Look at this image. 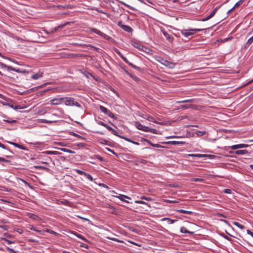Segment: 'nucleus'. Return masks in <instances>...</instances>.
<instances>
[{"mask_svg": "<svg viewBox=\"0 0 253 253\" xmlns=\"http://www.w3.org/2000/svg\"><path fill=\"white\" fill-rule=\"evenodd\" d=\"M2 240H3L5 242H6L8 244H11L14 243V241H12L10 240H9L8 239H6L5 238H2Z\"/></svg>", "mask_w": 253, "mask_h": 253, "instance_id": "36", "label": "nucleus"}, {"mask_svg": "<svg viewBox=\"0 0 253 253\" xmlns=\"http://www.w3.org/2000/svg\"><path fill=\"white\" fill-rule=\"evenodd\" d=\"M249 145L248 144L241 143L237 145H233L231 147V148L233 150H236L237 149L247 147Z\"/></svg>", "mask_w": 253, "mask_h": 253, "instance_id": "11", "label": "nucleus"}, {"mask_svg": "<svg viewBox=\"0 0 253 253\" xmlns=\"http://www.w3.org/2000/svg\"><path fill=\"white\" fill-rule=\"evenodd\" d=\"M164 220H168V222L169 224H172V223H174V222H175L177 220H174V219H171L169 218H166L164 219Z\"/></svg>", "mask_w": 253, "mask_h": 253, "instance_id": "34", "label": "nucleus"}, {"mask_svg": "<svg viewBox=\"0 0 253 253\" xmlns=\"http://www.w3.org/2000/svg\"><path fill=\"white\" fill-rule=\"evenodd\" d=\"M74 170L80 175H84V176L86 173V172L78 169H75Z\"/></svg>", "mask_w": 253, "mask_h": 253, "instance_id": "29", "label": "nucleus"}, {"mask_svg": "<svg viewBox=\"0 0 253 253\" xmlns=\"http://www.w3.org/2000/svg\"><path fill=\"white\" fill-rule=\"evenodd\" d=\"M180 232L182 233H188V234H193V232H191L187 230V229L185 227H181L180 228Z\"/></svg>", "mask_w": 253, "mask_h": 253, "instance_id": "19", "label": "nucleus"}, {"mask_svg": "<svg viewBox=\"0 0 253 253\" xmlns=\"http://www.w3.org/2000/svg\"><path fill=\"white\" fill-rule=\"evenodd\" d=\"M51 105H59L63 104V97L55 98L50 100Z\"/></svg>", "mask_w": 253, "mask_h": 253, "instance_id": "4", "label": "nucleus"}, {"mask_svg": "<svg viewBox=\"0 0 253 253\" xmlns=\"http://www.w3.org/2000/svg\"><path fill=\"white\" fill-rule=\"evenodd\" d=\"M109 239L112 240V241H116L117 242H119V243H122V241L118 239H116V238H108Z\"/></svg>", "mask_w": 253, "mask_h": 253, "instance_id": "44", "label": "nucleus"}, {"mask_svg": "<svg viewBox=\"0 0 253 253\" xmlns=\"http://www.w3.org/2000/svg\"><path fill=\"white\" fill-rule=\"evenodd\" d=\"M84 176H86L89 180L91 181H93V177L90 174L86 173Z\"/></svg>", "mask_w": 253, "mask_h": 253, "instance_id": "37", "label": "nucleus"}, {"mask_svg": "<svg viewBox=\"0 0 253 253\" xmlns=\"http://www.w3.org/2000/svg\"><path fill=\"white\" fill-rule=\"evenodd\" d=\"M151 144V145L153 146V147H157V148H159V147H163L161 145H160L159 143H150Z\"/></svg>", "mask_w": 253, "mask_h": 253, "instance_id": "38", "label": "nucleus"}, {"mask_svg": "<svg viewBox=\"0 0 253 253\" xmlns=\"http://www.w3.org/2000/svg\"><path fill=\"white\" fill-rule=\"evenodd\" d=\"M247 233L248 235H251L253 238V233L251 230H247Z\"/></svg>", "mask_w": 253, "mask_h": 253, "instance_id": "51", "label": "nucleus"}, {"mask_svg": "<svg viewBox=\"0 0 253 253\" xmlns=\"http://www.w3.org/2000/svg\"><path fill=\"white\" fill-rule=\"evenodd\" d=\"M91 31L92 32H94L95 33L97 34V35H100V36L104 38L105 39H106L108 40L110 39V38L107 35L103 33L102 32H101V31H100L99 30H98L97 29H92L91 30Z\"/></svg>", "mask_w": 253, "mask_h": 253, "instance_id": "10", "label": "nucleus"}, {"mask_svg": "<svg viewBox=\"0 0 253 253\" xmlns=\"http://www.w3.org/2000/svg\"><path fill=\"white\" fill-rule=\"evenodd\" d=\"M3 162L5 163H10V161L5 159L3 158L0 157V163Z\"/></svg>", "mask_w": 253, "mask_h": 253, "instance_id": "33", "label": "nucleus"}, {"mask_svg": "<svg viewBox=\"0 0 253 253\" xmlns=\"http://www.w3.org/2000/svg\"><path fill=\"white\" fill-rule=\"evenodd\" d=\"M166 202L169 203H177L176 201H171V200H166Z\"/></svg>", "mask_w": 253, "mask_h": 253, "instance_id": "54", "label": "nucleus"}, {"mask_svg": "<svg viewBox=\"0 0 253 253\" xmlns=\"http://www.w3.org/2000/svg\"><path fill=\"white\" fill-rule=\"evenodd\" d=\"M166 67H169L170 69H173L175 66V64L174 63L170 62L169 61H168V63L166 64Z\"/></svg>", "mask_w": 253, "mask_h": 253, "instance_id": "22", "label": "nucleus"}, {"mask_svg": "<svg viewBox=\"0 0 253 253\" xmlns=\"http://www.w3.org/2000/svg\"><path fill=\"white\" fill-rule=\"evenodd\" d=\"M134 125L137 129L140 130H142L145 132H150L154 134L157 133L158 131L156 129L154 128H151L148 126H143L139 122H135Z\"/></svg>", "mask_w": 253, "mask_h": 253, "instance_id": "2", "label": "nucleus"}, {"mask_svg": "<svg viewBox=\"0 0 253 253\" xmlns=\"http://www.w3.org/2000/svg\"><path fill=\"white\" fill-rule=\"evenodd\" d=\"M135 203H137V204H146V203L142 201H140V200H137V201H135Z\"/></svg>", "mask_w": 253, "mask_h": 253, "instance_id": "52", "label": "nucleus"}, {"mask_svg": "<svg viewBox=\"0 0 253 253\" xmlns=\"http://www.w3.org/2000/svg\"><path fill=\"white\" fill-rule=\"evenodd\" d=\"M197 134L198 135H203L205 134H206V132L204 131H197Z\"/></svg>", "mask_w": 253, "mask_h": 253, "instance_id": "47", "label": "nucleus"}, {"mask_svg": "<svg viewBox=\"0 0 253 253\" xmlns=\"http://www.w3.org/2000/svg\"><path fill=\"white\" fill-rule=\"evenodd\" d=\"M253 42V36L248 40L247 43L248 44H250Z\"/></svg>", "mask_w": 253, "mask_h": 253, "instance_id": "48", "label": "nucleus"}, {"mask_svg": "<svg viewBox=\"0 0 253 253\" xmlns=\"http://www.w3.org/2000/svg\"><path fill=\"white\" fill-rule=\"evenodd\" d=\"M60 149L64 152H68L70 153L74 154L75 153L74 151L66 148H61Z\"/></svg>", "mask_w": 253, "mask_h": 253, "instance_id": "30", "label": "nucleus"}, {"mask_svg": "<svg viewBox=\"0 0 253 253\" xmlns=\"http://www.w3.org/2000/svg\"><path fill=\"white\" fill-rule=\"evenodd\" d=\"M166 60L164 59H161L160 60H159V61L162 64H164V61H165Z\"/></svg>", "mask_w": 253, "mask_h": 253, "instance_id": "60", "label": "nucleus"}, {"mask_svg": "<svg viewBox=\"0 0 253 253\" xmlns=\"http://www.w3.org/2000/svg\"><path fill=\"white\" fill-rule=\"evenodd\" d=\"M118 25L120 27H121L124 30L127 32H131L132 31V29L130 27L122 24L121 22H118Z\"/></svg>", "mask_w": 253, "mask_h": 253, "instance_id": "9", "label": "nucleus"}, {"mask_svg": "<svg viewBox=\"0 0 253 253\" xmlns=\"http://www.w3.org/2000/svg\"><path fill=\"white\" fill-rule=\"evenodd\" d=\"M141 198L142 199H145V200H146L147 201H150V200H151V198H147V197H145L144 196L142 197Z\"/></svg>", "mask_w": 253, "mask_h": 253, "instance_id": "56", "label": "nucleus"}, {"mask_svg": "<svg viewBox=\"0 0 253 253\" xmlns=\"http://www.w3.org/2000/svg\"><path fill=\"white\" fill-rule=\"evenodd\" d=\"M99 185H100V186H102L105 188H107V189L109 188L108 186L105 184L102 183V184H100Z\"/></svg>", "mask_w": 253, "mask_h": 253, "instance_id": "55", "label": "nucleus"}, {"mask_svg": "<svg viewBox=\"0 0 253 253\" xmlns=\"http://www.w3.org/2000/svg\"><path fill=\"white\" fill-rule=\"evenodd\" d=\"M217 9H218V7H216L208 16L206 17V18H203L202 21H206L209 20L211 18H212L214 15V14L216 13V12L217 10Z\"/></svg>", "mask_w": 253, "mask_h": 253, "instance_id": "12", "label": "nucleus"}, {"mask_svg": "<svg viewBox=\"0 0 253 253\" xmlns=\"http://www.w3.org/2000/svg\"><path fill=\"white\" fill-rule=\"evenodd\" d=\"M95 157L98 159L100 161L102 162L103 161V158L101 157H100L99 155H95Z\"/></svg>", "mask_w": 253, "mask_h": 253, "instance_id": "45", "label": "nucleus"}, {"mask_svg": "<svg viewBox=\"0 0 253 253\" xmlns=\"http://www.w3.org/2000/svg\"><path fill=\"white\" fill-rule=\"evenodd\" d=\"M28 216L30 218L33 219L35 220H38L39 219H40L38 216H37V215H35L34 214L31 213H29Z\"/></svg>", "mask_w": 253, "mask_h": 253, "instance_id": "24", "label": "nucleus"}, {"mask_svg": "<svg viewBox=\"0 0 253 253\" xmlns=\"http://www.w3.org/2000/svg\"><path fill=\"white\" fill-rule=\"evenodd\" d=\"M143 118L150 122H154L156 124H161L160 123H159L157 121H156V120L155 119V118L152 116H145L144 117H143Z\"/></svg>", "mask_w": 253, "mask_h": 253, "instance_id": "15", "label": "nucleus"}, {"mask_svg": "<svg viewBox=\"0 0 253 253\" xmlns=\"http://www.w3.org/2000/svg\"><path fill=\"white\" fill-rule=\"evenodd\" d=\"M221 236H222L224 238H225V239H226V240H228V241H230L231 240V239L229 237H228V236H227L226 235H224V234H222L221 235Z\"/></svg>", "mask_w": 253, "mask_h": 253, "instance_id": "49", "label": "nucleus"}, {"mask_svg": "<svg viewBox=\"0 0 253 253\" xmlns=\"http://www.w3.org/2000/svg\"><path fill=\"white\" fill-rule=\"evenodd\" d=\"M16 231L19 234H22L23 233V230L21 229H17Z\"/></svg>", "mask_w": 253, "mask_h": 253, "instance_id": "57", "label": "nucleus"}, {"mask_svg": "<svg viewBox=\"0 0 253 253\" xmlns=\"http://www.w3.org/2000/svg\"><path fill=\"white\" fill-rule=\"evenodd\" d=\"M224 192L226 194H231V190L229 189H225L224 190Z\"/></svg>", "mask_w": 253, "mask_h": 253, "instance_id": "46", "label": "nucleus"}, {"mask_svg": "<svg viewBox=\"0 0 253 253\" xmlns=\"http://www.w3.org/2000/svg\"><path fill=\"white\" fill-rule=\"evenodd\" d=\"M35 231L37 232H38V233H41L42 235H44V231H41V230H38L36 228V230H35Z\"/></svg>", "mask_w": 253, "mask_h": 253, "instance_id": "53", "label": "nucleus"}, {"mask_svg": "<svg viewBox=\"0 0 253 253\" xmlns=\"http://www.w3.org/2000/svg\"><path fill=\"white\" fill-rule=\"evenodd\" d=\"M15 72H17V73H24V72H25V71H21L19 69H15V70H14Z\"/></svg>", "mask_w": 253, "mask_h": 253, "instance_id": "58", "label": "nucleus"}, {"mask_svg": "<svg viewBox=\"0 0 253 253\" xmlns=\"http://www.w3.org/2000/svg\"><path fill=\"white\" fill-rule=\"evenodd\" d=\"M11 144L14 145L15 146V147L19 148L22 150H28V149L26 147L24 146L22 144H21L20 143H11Z\"/></svg>", "mask_w": 253, "mask_h": 253, "instance_id": "17", "label": "nucleus"}, {"mask_svg": "<svg viewBox=\"0 0 253 253\" xmlns=\"http://www.w3.org/2000/svg\"><path fill=\"white\" fill-rule=\"evenodd\" d=\"M0 147H1L3 149L6 148L5 145L3 143H0Z\"/></svg>", "mask_w": 253, "mask_h": 253, "instance_id": "61", "label": "nucleus"}, {"mask_svg": "<svg viewBox=\"0 0 253 253\" xmlns=\"http://www.w3.org/2000/svg\"><path fill=\"white\" fill-rule=\"evenodd\" d=\"M119 199H120L121 201H125L126 203H129L128 201H126L125 200L124 198H126L128 199H130V198L125 195H120V196L118 197Z\"/></svg>", "mask_w": 253, "mask_h": 253, "instance_id": "21", "label": "nucleus"}, {"mask_svg": "<svg viewBox=\"0 0 253 253\" xmlns=\"http://www.w3.org/2000/svg\"><path fill=\"white\" fill-rule=\"evenodd\" d=\"M163 35L166 37V38L169 42H171L173 40V37L171 35L169 34L167 32L165 31L163 32Z\"/></svg>", "mask_w": 253, "mask_h": 253, "instance_id": "14", "label": "nucleus"}, {"mask_svg": "<svg viewBox=\"0 0 253 253\" xmlns=\"http://www.w3.org/2000/svg\"><path fill=\"white\" fill-rule=\"evenodd\" d=\"M44 231H45L46 232H48V233H49L50 234H53V235H58V233L52 230H50V229H45Z\"/></svg>", "mask_w": 253, "mask_h": 253, "instance_id": "27", "label": "nucleus"}, {"mask_svg": "<svg viewBox=\"0 0 253 253\" xmlns=\"http://www.w3.org/2000/svg\"><path fill=\"white\" fill-rule=\"evenodd\" d=\"M234 225H235L236 226L239 227V228L241 229H243L245 228V226L242 224H241L240 223L238 222H234L233 223Z\"/></svg>", "mask_w": 253, "mask_h": 253, "instance_id": "26", "label": "nucleus"}, {"mask_svg": "<svg viewBox=\"0 0 253 253\" xmlns=\"http://www.w3.org/2000/svg\"><path fill=\"white\" fill-rule=\"evenodd\" d=\"M244 2V0H240L234 6V8L239 7Z\"/></svg>", "mask_w": 253, "mask_h": 253, "instance_id": "28", "label": "nucleus"}, {"mask_svg": "<svg viewBox=\"0 0 253 253\" xmlns=\"http://www.w3.org/2000/svg\"><path fill=\"white\" fill-rule=\"evenodd\" d=\"M132 44L133 45V46L137 48L138 49H140L141 48V47H142V44H141L140 43H138V42H133L132 43Z\"/></svg>", "mask_w": 253, "mask_h": 253, "instance_id": "23", "label": "nucleus"}, {"mask_svg": "<svg viewBox=\"0 0 253 253\" xmlns=\"http://www.w3.org/2000/svg\"><path fill=\"white\" fill-rule=\"evenodd\" d=\"M41 122L42 123H48L49 122L47 121V120H42Z\"/></svg>", "mask_w": 253, "mask_h": 253, "instance_id": "64", "label": "nucleus"}, {"mask_svg": "<svg viewBox=\"0 0 253 253\" xmlns=\"http://www.w3.org/2000/svg\"><path fill=\"white\" fill-rule=\"evenodd\" d=\"M191 180L192 181H195V182H202L204 181L203 179L202 178H192Z\"/></svg>", "mask_w": 253, "mask_h": 253, "instance_id": "31", "label": "nucleus"}, {"mask_svg": "<svg viewBox=\"0 0 253 253\" xmlns=\"http://www.w3.org/2000/svg\"><path fill=\"white\" fill-rule=\"evenodd\" d=\"M108 116H109L111 118H114V114L111 112V111H110L109 110L108 111V113H107V114Z\"/></svg>", "mask_w": 253, "mask_h": 253, "instance_id": "40", "label": "nucleus"}, {"mask_svg": "<svg viewBox=\"0 0 253 253\" xmlns=\"http://www.w3.org/2000/svg\"><path fill=\"white\" fill-rule=\"evenodd\" d=\"M6 250L11 253H17V252L14 251L13 249H11L8 247L5 248Z\"/></svg>", "mask_w": 253, "mask_h": 253, "instance_id": "35", "label": "nucleus"}, {"mask_svg": "<svg viewBox=\"0 0 253 253\" xmlns=\"http://www.w3.org/2000/svg\"><path fill=\"white\" fill-rule=\"evenodd\" d=\"M1 66L2 68H6L8 71H14L15 70V68H13L12 67L7 66L3 64H1Z\"/></svg>", "mask_w": 253, "mask_h": 253, "instance_id": "20", "label": "nucleus"}, {"mask_svg": "<svg viewBox=\"0 0 253 253\" xmlns=\"http://www.w3.org/2000/svg\"><path fill=\"white\" fill-rule=\"evenodd\" d=\"M27 227L30 229V230H33V231H35L36 230V228L34 227V226L32 225H31V224H29L28 226H27Z\"/></svg>", "mask_w": 253, "mask_h": 253, "instance_id": "42", "label": "nucleus"}, {"mask_svg": "<svg viewBox=\"0 0 253 253\" xmlns=\"http://www.w3.org/2000/svg\"><path fill=\"white\" fill-rule=\"evenodd\" d=\"M120 2H121L122 4H123V5H124L126 6V7H128V8H129L130 9H132V10H133V9H134V8H133L132 7L130 6L129 5H128V4H126V3L125 2H123V1H121Z\"/></svg>", "mask_w": 253, "mask_h": 253, "instance_id": "39", "label": "nucleus"}, {"mask_svg": "<svg viewBox=\"0 0 253 253\" xmlns=\"http://www.w3.org/2000/svg\"><path fill=\"white\" fill-rule=\"evenodd\" d=\"M189 108V105H183L181 106V108Z\"/></svg>", "mask_w": 253, "mask_h": 253, "instance_id": "62", "label": "nucleus"}, {"mask_svg": "<svg viewBox=\"0 0 253 253\" xmlns=\"http://www.w3.org/2000/svg\"><path fill=\"white\" fill-rule=\"evenodd\" d=\"M70 23L69 22H66L65 23H64L63 24H61L56 27H55L53 30H51L49 32H47V33L50 34V33H53L54 32H56L59 29L63 28L66 25H68Z\"/></svg>", "mask_w": 253, "mask_h": 253, "instance_id": "6", "label": "nucleus"}, {"mask_svg": "<svg viewBox=\"0 0 253 253\" xmlns=\"http://www.w3.org/2000/svg\"><path fill=\"white\" fill-rule=\"evenodd\" d=\"M43 76V73L42 72L39 71L37 73H35L31 77V79L35 80H39L42 78Z\"/></svg>", "mask_w": 253, "mask_h": 253, "instance_id": "7", "label": "nucleus"}, {"mask_svg": "<svg viewBox=\"0 0 253 253\" xmlns=\"http://www.w3.org/2000/svg\"><path fill=\"white\" fill-rule=\"evenodd\" d=\"M99 108L101 111L105 114H107L109 111L106 108L103 106H100Z\"/></svg>", "mask_w": 253, "mask_h": 253, "instance_id": "25", "label": "nucleus"}, {"mask_svg": "<svg viewBox=\"0 0 253 253\" xmlns=\"http://www.w3.org/2000/svg\"><path fill=\"white\" fill-rule=\"evenodd\" d=\"M84 144H85V143H78L77 146H78V147H81H81H84Z\"/></svg>", "mask_w": 253, "mask_h": 253, "instance_id": "59", "label": "nucleus"}, {"mask_svg": "<svg viewBox=\"0 0 253 253\" xmlns=\"http://www.w3.org/2000/svg\"><path fill=\"white\" fill-rule=\"evenodd\" d=\"M63 104H64L66 106L81 107V105L78 102L75 101L74 98L72 97H63Z\"/></svg>", "mask_w": 253, "mask_h": 253, "instance_id": "1", "label": "nucleus"}, {"mask_svg": "<svg viewBox=\"0 0 253 253\" xmlns=\"http://www.w3.org/2000/svg\"><path fill=\"white\" fill-rule=\"evenodd\" d=\"M193 100L192 99H187V100H182V101H177V103H186V102H192Z\"/></svg>", "mask_w": 253, "mask_h": 253, "instance_id": "32", "label": "nucleus"}, {"mask_svg": "<svg viewBox=\"0 0 253 253\" xmlns=\"http://www.w3.org/2000/svg\"><path fill=\"white\" fill-rule=\"evenodd\" d=\"M202 30L201 29H184L181 30V33L185 37H188L195 34L197 32L201 31Z\"/></svg>", "mask_w": 253, "mask_h": 253, "instance_id": "3", "label": "nucleus"}, {"mask_svg": "<svg viewBox=\"0 0 253 253\" xmlns=\"http://www.w3.org/2000/svg\"><path fill=\"white\" fill-rule=\"evenodd\" d=\"M177 211L179 213L187 214L189 215H191L193 213V212L191 211H186V210H178Z\"/></svg>", "mask_w": 253, "mask_h": 253, "instance_id": "18", "label": "nucleus"}, {"mask_svg": "<svg viewBox=\"0 0 253 253\" xmlns=\"http://www.w3.org/2000/svg\"><path fill=\"white\" fill-rule=\"evenodd\" d=\"M5 121L10 124L15 123L16 122V121L14 120H6Z\"/></svg>", "mask_w": 253, "mask_h": 253, "instance_id": "43", "label": "nucleus"}, {"mask_svg": "<svg viewBox=\"0 0 253 253\" xmlns=\"http://www.w3.org/2000/svg\"><path fill=\"white\" fill-rule=\"evenodd\" d=\"M77 236L79 238L82 239L83 240H84V238L81 235L78 234V235H77Z\"/></svg>", "mask_w": 253, "mask_h": 253, "instance_id": "63", "label": "nucleus"}, {"mask_svg": "<svg viewBox=\"0 0 253 253\" xmlns=\"http://www.w3.org/2000/svg\"><path fill=\"white\" fill-rule=\"evenodd\" d=\"M140 51H141L142 53H141L142 54H143V53H146L147 54H152V50L150 49L149 48H148L143 45H142V47L139 49Z\"/></svg>", "mask_w": 253, "mask_h": 253, "instance_id": "5", "label": "nucleus"}, {"mask_svg": "<svg viewBox=\"0 0 253 253\" xmlns=\"http://www.w3.org/2000/svg\"><path fill=\"white\" fill-rule=\"evenodd\" d=\"M118 54L125 62H126V63L127 62L126 58L123 55H122L120 52H118Z\"/></svg>", "mask_w": 253, "mask_h": 253, "instance_id": "41", "label": "nucleus"}, {"mask_svg": "<svg viewBox=\"0 0 253 253\" xmlns=\"http://www.w3.org/2000/svg\"><path fill=\"white\" fill-rule=\"evenodd\" d=\"M147 163V161L141 158H137L134 162V164L136 166H138L139 164L143 165L146 164Z\"/></svg>", "mask_w": 253, "mask_h": 253, "instance_id": "13", "label": "nucleus"}, {"mask_svg": "<svg viewBox=\"0 0 253 253\" xmlns=\"http://www.w3.org/2000/svg\"><path fill=\"white\" fill-rule=\"evenodd\" d=\"M189 156L192 157H197L199 158H210L211 157V155H207V154H189Z\"/></svg>", "mask_w": 253, "mask_h": 253, "instance_id": "8", "label": "nucleus"}, {"mask_svg": "<svg viewBox=\"0 0 253 253\" xmlns=\"http://www.w3.org/2000/svg\"><path fill=\"white\" fill-rule=\"evenodd\" d=\"M235 154L239 155H245L248 153V151L246 150H239L236 151Z\"/></svg>", "mask_w": 253, "mask_h": 253, "instance_id": "16", "label": "nucleus"}, {"mask_svg": "<svg viewBox=\"0 0 253 253\" xmlns=\"http://www.w3.org/2000/svg\"><path fill=\"white\" fill-rule=\"evenodd\" d=\"M98 124L100 125V126H107V125L104 124L103 122H101V121H99L98 122Z\"/></svg>", "mask_w": 253, "mask_h": 253, "instance_id": "50", "label": "nucleus"}]
</instances>
